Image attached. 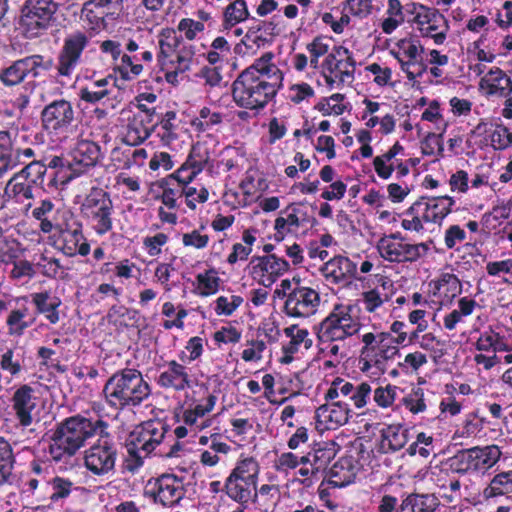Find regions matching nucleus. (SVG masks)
<instances>
[{
  "label": "nucleus",
  "mask_w": 512,
  "mask_h": 512,
  "mask_svg": "<svg viewBox=\"0 0 512 512\" xmlns=\"http://www.w3.org/2000/svg\"><path fill=\"white\" fill-rule=\"evenodd\" d=\"M501 454L497 445L476 446L455 453L448 459V465L452 472L460 475L484 474L499 461Z\"/></svg>",
  "instance_id": "obj_9"
},
{
  "label": "nucleus",
  "mask_w": 512,
  "mask_h": 512,
  "mask_svg": "<svg viewBox=\"0 0 512 512\" xmlns=\"http://www.w3.org/2000/svg\"><path fill=\"white\" fill-rule=\"evenodd\" d=\"M362 343L359 359L362 371H368L373 366L382 368L387 360L399 354V348L391 345L389 332H381L377 335L372 332L365 333L362 336Z\"/></svg>",
  "instance_id": "obj_13"
},
{
  "label": "nucleus",
  "mask_w": 512,
  "mask_h": 512,
  "mask_svg": "<svg viewBox=\"0 0 512 512\" xmlns=\"http://www.w3.org/2000/svg\"><path fill=\"white\" fill-rule=\"evenodd\" d=\"M512 493V470L496 474L482 491L484 499L495 498Z\"/></svg>",
  "instance_id": "obj_44"
},
{
  "label": "nucleus",
  "mask_w": 512,
  "mask_h": 512,
  "mask_svg": "<svg viewBox=\"0 0 512 512\" xmlns=\"http://www.w3.org/2000/svg\"><path fill=\"white\" fill-rule=\"evenodd\" d=\"M320 272L328 284L346 286L357 273V265L346 256L336 255L328 260Z\"/></svg>",
  "instance_id": "obj_27"
},
{
  "label": "nucleus",
  "mask_w": 512,
  "mask_h": 512,
  "mask_svg": "<svg viewBox=\"0 0 512 512\" xmlns=\"http://www.w3.org/2000/svg\"><path fill=\"white\" fill-rule=\"evenodd\" d=\"M386 284H388V282L383 281L382 291L376 287L362 293V303L368 313H374L385 302L390 300V295L384 292Z\"/></svg>",
  "instance_id": "obj_57"
},
{
  "label": "nucleus",
  "mask_w": 512,
  "mask_h": 512,
  "mask_svg": "<svg viewBox=\"0 0 512 512\" xmlns=\"http://www.w3.org/2000/svg\"><path fill=\"white\" fill-rule=\"evenodd\" d=\"M274 58L275 54L267 51L237 75L231 94L239 108L259 113L275 100L284 86V72Z\"/></svg>",
  "instance_id": "obj_1"
},
{
  "label": "nucleus",
  "mask_w": 512,
  "mask_h": 512,
  "mask_svg": "<svg viewBox=\"0 0 512 512\" xmlns=\"http://www.w3.org/2000/svg\"><path fill=\"white\" fill-rule=\"evenodd\" d=\"M90 43L86 32L73 31L65 36L57 55V76L70 80L76 68L82 63L83 53Z\"/></svg>",
  "instance_id": "obj_14"
},
{
  "label": "nucleus",
  "mask_w": 512,
  "mask_h": 512,
  "mask_svg": "<svg viewBox=\"0 0 512 512\" xmlns=\"http://www.w3.org/2000/svg\"><path fill=\"white\" fill-rule=\"evenodd\" d=\"M255 242L256 237L254 235V231L250 229L244 230L242 233V243L237 242L233 244L226 262L229 265H235L237 262H244L248 260Z\"/></svg>",
  "instance_id": "obj_46"
},
{
  "label": "nucleus",
  "mask_w": 512,
  "mask_h": 512,
  "mask_svg": "<svg viewBox=\"0 0 512 512\" xmlns=\"http://www.w3.org/2000/svg\"><path fill=\"white\" fill-rule=\"evenodd\" d=\"M439 502L427 494L409 493L402 500L398 512H436Z\"/></svg>",
  "instance_id": "obj_42"
},
{
  "label": "nucleus",
  "mask_w": 512,
  "mask_h": 512,
  "mask_svg": "<svg viewBox=\"0 0 512 512\" xmlns=\"http://www.w3.org/2000/svg\"><path fill=\"white\" fill-rule=\"evenodd\" d=\"M81 18L88 25L89 30L99 32L108 26L107 20L111 19V12H107L94 0H87L81 8Z\"/></svg>",
  "instance_id": "obj_38"
},
{
  "label": "nucleus",
  "mask_w": 512,
  "mask_h": 512,
  "mask_svg": "<svg viewBox=\"0 0 512 512\" xmlns=\"http://www.w3.org/2000/svg\"><path fill=\"white\" fill-rule=\"evenodd\" d=\"M100 50L103 53L110 54L114 63L115 70L124 80H133L143 71V65L135 63L139 60L137 55L123 54L121 44L114 40H105L100 44Z\"/></svg>",
  "instance_id": "obj_26"
},
{
  "label": "nucleus",
  "mask_w": 512,
  "mask_h": 512,
  "mask_svg": "<svg viewBox=\"0 0 512 512\" xmlns=\"http://www.w3.org/2000/svg\"><path fill=\"white\" fill-rule=\"evenodd\" d=\"M31 297L38 313L43 314L51 324L59 322L60 315L58 309L62 304L59 297L51 296L48 291L34 293Z\"/></svg>",
  "instance_id": "obj_39"
},
{
  "label": "nucleus",
  "mask_w": 512,
  "mask_h": 512,
  "mask_svg": "<svg viewBox=\"0 0 512 512\" xmlns=\"http://www.w3.org/2000/svg\"><path fill=\"white\" fill-rule=\"evenodd\" d=\"M419 48L423 50L419 40L409 37L398 40L395 49L391 50V54L398 60L401 70L406 73L409 80L421 76L425 70L419 67L417 72L409 71V65L418 64Z\"/></svg>",
  "instance_id": "obj_30"
},
{
  "label": "nucleus",
  "mask_w": 512,
  "mask_h": 512,
  "mask_svg": "<svg viewBox=\"0 0 512 512\" xmlns=\"http://www.w3.org/2000/svg\"><path fill=\"white\" fill-rule=\"evenodd\" d=\"M47 166L42 161L33 160L17 172V177H24L33 185L42 182Z\"/></svg>",
  "instance_id": "obj_63"
},
{
  "label": "nucleus",
  "mask_w": 512,
  "mask_h": 512,
  "mask_svg": "<svg viewBox=\"0 0 512 512\" xmlns=\"http://www.w3.org/2000/svg\"><path fill=\"white\" fill-rule=\"evenodd\" d=\"M268 42V39L262 33L247 30L240 42L234 46L233 50L234 53L238 55H254Z\"/></svg>",
  "instance_id": "obj_50"
},
{
  "label": "nucleus",
  "mask_w": 512,
  "mask_h": 512,
  "mask_svg": "<svg viewBox=\"0 0 512 512\" xmlns=\"http://www.w3.org/2000/svg\"><path fill=\"white\" fill-rule=\"evenodd\" d=\"M54 247L67 257H84L90 253L91 247L83 233V224L75 214L57 232Z\"/></svg>",
  "instance_id": "obj_16"
},
{
  "label": "nucleus",
  "mask_w": 512,
  "mask_h": 512,
  "mask_svg": "<svg viewBox=\"0 0 512 512\" xmlns=\"http://www.w3.org/2000/svg\"><path fill=\"white\" fill-rule=\"evenodd\" d=\"M353 309L350 304H335L331 312L314 325L320 353L335 359L346 357V339L358 334L362 327L360 319L352 315Z\"/></svg>",
  "instance_id": "obj_3"
},
{
  "label": "nucleus",
  "mask_w": 512,
  "mask_h": 512,
  "mask_svg": "<svg viewBox=\"0 0 512 512\" xmlns=\"http://www.w3.org/2000/svg\"><path fill=\"white\" fill-rule=\"evenodd\" d=\"M401 404L412 414L424 412L427 409L424 390L421 387H413L411 392L401 399Z\"/></svg>",
  "instance_id": "obj_62"
},
{
  "label": "nucleus",
  "mask_w": 512,
  "mask_h": 512,
  "mask_svg": "<svg viewBox=\"0 0 512 512\" xmlns=\"http://www.w3.org/2000/svg\"><path fill=\"white\" fill-rule=\"evenodd\" d=\"M207 344V340L200 336L191 337L185 345V351H181L178 354V358L182 363H191L198 360L204 353V345Z\"/></svg>",
  "instance_id": "obj_59"
},
{
  "label": "nucleus",
  "mask_w": 512,
  "mask_h": 512,
  "mask_svg": "<svg viewBox=\"0 0 512 512\" xmlns=\"http://www.w3.org/2000/svg\"><path fill=\"white\" fill-rule=\"evenodd\" d=\"M181 120L173 110L158 113L153 120V132L163 146H171L178 138Z\"/></svg>",
  "instance_id": "obj_32"
},
{
  "label": "nucleus",
  "mask_w": 512,
  "mask_h": 512,
  "mask_svg": "<svg viewBox=\"0 0 512 512\" xmlns=\"http://www.w3.org/2000/svg\"><path fill=\"white\" fill-rule=\"evenodd\" d=\"M42 129L50 135H66L77 127V114L71 101L59 98L45 105L40 113Z\"/></svg>",
  "instance_id": "obj_11"
},
{
  "label": "nucleus",
  "mask_w": 512,
  "mask_h": 512,
  "mask_svg": "<svg viewBox=\"0 0 512 512\" xmlns=\"http://www.w3.org/2000/svg\"><path fill=\"white\" fill-rule=\"evenodd\" d=\"M16 157L12 135L8 130H0V177L15 168Z\"/></svg>",
  "instance_id": "obj_45"
},
{
  "label": "nucleus",
  "mask_w": 512,
  "mask_h": 512,
  "mask_svg": "<svg viewBox=\"0 0 512 512\" xmlns=\"http://www.w3.org/2000/svg\"><path fill=\"white\" fill-rule=\"evenodd\" d=\"M479 89L486 96L507 97L512 93L511 78L499 67H492L481 78Z\"/></svg>",
  "instance_id": "obj_33"
},
{
  "label": "nucleus",
  "mask_w": 512,
  "mask_h": 512,
  "mask_svg": "<svg viewBox=\"0 0 512 512\" xmlns=\"http://www.w3.org/2000/svg\"><path fill=\"white\" fill-rule=\"evenodd\" d=\"M353 416L350 405L345 400H329L315 411V419L321 430H336L348 423Z\"/></svg>",
  "instance_id": "obj_24"
},
{
  "label": "nucleus",
  "mask_w": 512,
  "mask_h": 512,
  "mask_svg": "<svg viewBox=\"0 0 512 512\" xmlns=\"http://www.w3.org/2000/svg\"><path fill=\"white\" fill-rule=\"evenodd\" d=\"M184 164L191 169V177H197L206 167L212 168L209 148L200 142L193 144Z\"/></svg>",
  "instance_id": "obj_41"
},
{
  "label": "nucleus",
  "mask_w": 512,
  "mask_h": 512,
  "mask_svg": "<svg viewBox=\"0 0 512 512\" xmlns=\"http://www.w3.org/2000/svg\"><path fill=\"white\" fill-rule=\"evenodd\" d=\"M179 45L180 39L177 37L174 31L163 30L161 32L159 38V52L157 54V59L159 65L161 66V70H164L165 66L168 65L169 57L174 51H176Z\"/></svg>",
  "instance_id": "obj_52"
},
{
  "label": "nucleus",
  "mask_w": 512,
  "mask_h": 512,
  "mask_svg": "<svg viewBox=\"0 0 512 512\" xmlns=\"http://www.w3.org/2000/svg\"><path fill=\"white\" fill-rule=\"evenodd\" d=\"M12 408L23 427H28L33 423L32 412L36 408V397L34 389L27 385H21L16 389L12 396Z\"/></svg>",
  "instance_id": "obj_31"
},
{
  "label": "nucleus",
  "mask_w": 512,
  "mask_h": 512,
  "mask_svg": "<svg viewBox=\"0 0 512 512\" xmlns=\"http://www.w3.org/2000/svg\"><path fill=\"white\" fill-rule=\"evenodd\" d=\"M308 457L297 456L293 452H283L274 461V468L280 473H288V471L297 468L300 464L307 465Z\"/></svg>",
  "instance_id": "obj_61"
},
{
  "label": "nucleus",
  "mask_w": 512,
  "mask_h": 512,
  "mask_svg": "<svg viewBox=\"0 0 512 512\" xmlns=\"http://www.w3.org/2000/svg\"><path fill=\"white\" fill-rule=\"evenodd\" d=\"M455 200L448 196L427 197L421 196L412 204V210L421 215L425 223L441 224L450 214Z\"/></svg>",
  "instance_id": "obj_25"
},
{
  "label": "nucleus",
  "mask_w": 512,
  "mask_h": 512,
  "mask_svg": "<svg viewBox=\"0 0 512 512\" xmlns=\"http://www.w3.org/2000/svg\"><path fill=\"white\" fill-rule=\"evenodd\" d=\"M372 385L370 382H350L343 378H335L324 395L326 401L336 400L340 396L347 398L357 409H363L371 399Z\"/></svg>",
  "instance_id": "obj_21"
},
{
  "label": "nucleus",
  "mask_w": 512,
  "mask_h": 512,
  "mask_svg": "<svg viewBox=\"0 0 512 512\" xmlns=\"http://www.w3.org/2000/svg\"><path fill=\"white\" fill-rule=\"evenodd\" d=\"M408 11V24L420 37L432 39L435 45H442L450 30L448 19L435 7L418 2Z\"/></svg>",
  "instance_id": "obj_8"
},
{
  "label": "nucleus",
  "mask_w": 512,
  "mask_h": 512,
  "mask_svg": "<svg viewBox=\"0 0 512 512\" xmlns=\"http://www.w3.org/2000/svg\"><path fill=\"white\" fill-rule=\"evenodd\" d=\"M231 55V45L224 36L216 37L210 44L205 58L210 65L221 64Z\"/></svg>",
  "instance_id": "obj_56"
},
{
  "label": "nucleus",
  "mask_w": 512,
  "mask_h": 512,
  "mask_svg": "<svg viewBox=\"0 0 512 512\" xmlns=\"http://www.w3.org/2000/svg\"><path fill=\"white\" fill-rule=\"evenodd\" d=\"M413 5L415 2L412 1L402 5L400 0H388L387 17L382 20L380 25L382 32L389 35L403 23L408 24V20H410L408 10L412 13Z\"/></svg>",
  "instance_id": "obj_36"
},
{
  "label": "nucleus",
  "mask_w": 512,
  "mask_h": 512,
  "mask_svg": "<svg viewBox=\"0 0 512 512\" xmlns=\"http://www.w3.org/2000/svg\"><path fill=\"white\" fill-rule=\"evenodd\" d=\"M151 115L134 113L128 120L124 142L130 146H138L153 133V121Z\"/></svg>",
  "instance_id": "obj_35"
},
{
  "label": "nucleus",
  "mask_w": 512,
  "mask_h": 512,
  "mask_svg": "<svg viewBox=\"0 0 512 512\" xmlns=\"http://www.w3.org/2000/svg\"><path fill=\"white\" fill-rule=\"evenodd\" d=\"M303 457L309 458L307 465L312 466L314 471H316L319 476H325L327 472V466L333 457V453L330 449L319 448L308 452L307 454L303 455Z\"/></svg>",
  "instance_id": "obj_58"
},
{
  "label": "nucleus",
  "mask_w": 512,
  "mask_h": 512,
  "mask_svg": "<svg viewBox=\"0 0 512 512\" xmlns=\"http://www.w3.org/2000/svg\"><path fill=\"white\" fill-rule=\"evenodd\" d=\"M223 118V113L204 106L199 110L198 116L191 120V126L196 132L204 133L221 125Z\"/></svg>",
  "instance_id": "obj_47"
},
{
  "label": "nucleus",
  "mask_w": 512,
  "mask_h": 512,
  "mask_svg": "<svg viewBox=\"0 0 512 512\" xmlns=\"http://www.w3.org/2000/svg\"><path fill=\"white\" fill-rule=\"evenodd\" d=\"M28 314V308L23 307L20 309H14L10 311L6 324L8 326V333L10 335L21 336L24 331L30 326V323L26 322L24 318Z\"/></svg>",
  "instance_id": "obj_60"
},
{
  "label": "nucleus",
  "mask_w": 512,
  "mask_h": 512,
  "mask_svg": "<svg viewBox=\"0 0 512 512\" xmlns=\"http://www.w3.org/2000/svg\"><path fill=\"white\" fill-rule=\"evenodd\" d=\"M225 494L240 506L247 507L257 499V483L229 475L225 480Z\"/></svg>",
  "instance_id": "obj_34"
},
{
  "label": "nucleus",
  "mask_w": 512,
  "mask_h": 512,
  "mask_svg": "<svg viewBox=\"0 0 512 512\" xmlns=\"http://www.w3.org/2000/svg\"><path fill=\"white\" fill-rule=\"evenodd\" d=\"M409 430L402 425H388L381 431L380 448L383 453L401 450L408 442Z\"/></svg>",
  "instance_id": "obj_40"
},
{
  "label": "nucleus",
  "mask_w": 512,
  "mask_h": 512,
  "mask_svg": "<svg viewBox=\"0 0 512 512\" xmlns=\"http://www.w3.org/2000/svg\"><path fill=\"white\" fill-rule=\"evenodd\" d=\"M250 18V12L245 0H234L223 11V30H230L237 24Z\"/></svg>",
  "instance_id": "obj_43"
},
{
  "label": "nucleus",
  "mask_w": 512,
  "mask_h": 512,
  "mask_svg": "<svg viewBox=\"0 0 512 512\" xmlns=\"http://www.w3.org/2000/svg\"><path fill=\"white\" fill-rule=\"evenodd\" d=\"M15 457L9 441L0 437V486L9 481L14 468Z\"/></svg>",
  "instance_id": "obj_54"
},
{
  "label": "nucleus",
  "mask_w": 512,
  "mask_h": 512,
  "mask_svg": "<svg viewBox=\"0 0 512 512\" xmlns=\"http://www.w3.org/2000/svg\"><path fill=\"white\" fill-rule=\"evenodd\" d=\"M109 428L102 418H90L83 414L69 416L49 431L47 453L56 463L66 462L84 448L87 442Z\"/></svg>",
  "instance_id": "obj_2"
},
{
  "label": "nucleus",
  "mask_w": 512,
  "mask_h": 512,
  "mask_svg": "<svg viewBox=\"0 0 512 512\" xmlns=\"http://www.w3.org/2000/svg\"><path fill=\"white\" fill-rule=\"evenodd\" d=\"M320 294L317 290L295 280V286L288 292L283 311L292 318H308L314 315L320 306Z\"/></svg>",
  "instance_id": "obj_17"
},
{
  "label": "nucleus",
  "mask_w": 512,
  "mask_h": 512,
  "mask_svg": "<svg viewBox=\"0 0 512 512\" xmlns=\"http://www.w3.org/2000/svg\"><path fill=\"white\" fill-rule=\"evenodd\" d=\"M220 283L221 279L215 268H210L196 275V290L198 295L202 297L216 294Z\"/></svg>",
  "instance_id": "obj_53"
},
{
  "label": "nucleus",
  "mask_w": 512,
  "mask_h": 512,
  "mask_svg": "<svg viewBox=\"0 0 512 512\" xmlns=\"http://www.w3.org/2000/svg\"><path fill=\"white\" fill-rule=\"evenodd\" d=\"M117 458L118 445L107 429L84 451L83 465L93 476H110L115 473Z\"/></svg>",
  "instance_id": "obj_7"
},
{
  "label": "nucleus",
  "mask_w": 512,
  "mask_h": 512,
  "mask_svg": "<svg viewBox=\"0 0 512 512\" xmlns=\"http://www.w3.org/2000/svg\"><path fill=\"white\" fill-rule=\"evenodd\" d=\"M74 213L66 207H56L50 199H44L32 210V217L39 222L38 228L44 234L58 232Z\"/></svg>",
  "instance_id": "obj_23"
},
{
  "label": "nucleus",
  "mask_w": 512,
  "mask_h": 512,
  "mask_svg": "<svg viewBox=\"0 0 512 512\" xmlns=\"http://www.w3.org/2000/svg\"><path fill=\"white\" fill-rule=\"evenodd\" d=\"M187 493L184 477L174 473H162L150 478L145 486L144 495L155 505L173 508L180 505Z\"/></svg>",
  "instance_id": "obj_10"
},
{
  "label": "nucleus",
  "mask_w": 512,
  "mask_h": 512,
  "mask_svg": "<svg viewBox=\"0 0 512 512\" xmlns=\"http://www.w3.org/2000/svg\"><path fill=\"white\" fill-rule=\"evenodd\" d=\"M54 66V60L50 56L33 54L13 61L9 66L0 70V81L5 87H13L21 84L31 76L38 78L42 72L50 71Z\"/></svg>",
  "instance_id": "obj_12"
},
{
  "label": "nucleus",
  "mask_w": 512,
  "mask_h": 512,
  "mask_svg": "<svg viewBox=\"0 0 512 512\" xmlns=\"http://www.w3.org/2000/svg\"><path fill=\"white\" fill-rule=\"evenodd\" d=\"M251 277L264 287H270L277 279L286 273L289 268V262L283 257L275 254L265 256H253L248 265Z\"/></svg>",
  "instance_id": "obj_22"
},
{
  "label": "nucleus",
  "mask_w": 512,
  "mask_h": 512,
  "mask_svg": "<svg viewBox=\"0 0 512 512\" xmlns=\"http://www.w3.org/2000/svg\"><path fill=\"white\" fill-rule=\"evenodd\" d=\"M102 393L106 404L117 411L139 407L149 399L152 389L136 368H123L114 372L105 382Z\"/></svg>",
  "instance_id": "obj_4"
},
{
  "label": "nucleus",
  "mask_w": 512,
  "mask_h": 512,
  "mask_svg": "<svg viewBox=\"0 0 512 512\" xmlns=\"http://www.w3.org/2000/svg\"><path fill=\"white\" fill-rule=\"evenodd\" d=\"M370 384L372 385L373 401L376 406L382 409L392 407L400 388L390 383L381 385L376 381H371Z\"/></svg>",
  "instance_id": "obj_51"
},
{
  "label": "nucleus",
  "mask_w": 512,
  "mask_h": 512,
  "mask_svg": "<svg viewBox=\"0 0 512 512\" xmlns=\"http://www.w3.org/2000/svg\"><path fill=\"white\" fill-rule=\"evenodd\" d=\"M283 333L290 339L288 343L283 344L288 347V352H298L301 345L308 350L313 345V340L309 337V331L306 328H300L297 324L285 327Z\"/></svg>",
  "instance_id": "obj_49"
},
{
  "label": "nucleus",
  "mask_w": 512,
  "mask_h": 512,
  "mask_svg": "<svg viewBox=\"0 0 512 512\" xmlns=\"http://www.w3.org/2000/svg\"><path fill=\"white\" fill-rule=\"evenodd\" d=\"M72 160L68 163L70 173L61 180L66 185L74 177L81 176L94 168L103 158L100 145L91 140H80L72 150Z\"/></svg>",
  "instance_id": "obj_20"
},
{
  "label": "nucleus",
  "mask_w": 512,
  "mask_h": 512,
  "mask_svg": "<svg viewBox=\"0 0 512 512\" xmlns=\"http://www.w3.org/2000/svg\"><path fill=\"white\" fill-rule=\"evenodd\" d=\"M107 320L118 332L131 328L139 329L140 312L137 309L116 304L109 308Z\"/></svg>",
  "instance_id": "obj_37"
},
{
  "label": "nucleus",
  "mask_w": 512,
  "mask_h": 512,
  "mask_svg": "<svg viewBox=\"0 0 512 512\" xmlns=\"http://www.w3.org/2000/svg\"><path fill=\"white\" fill-rule=\"evenodd\" d=\"M169 426L159 419H150L144 421L130 435V444L134 445L137 449H141L145 456L154 453L163 447L166 439Z\"/></svg>",
  "instance_id": "obj_18"
},
{
  "label": "nucleus",
  "mask_w": 512,
  "mask_h": 512,
  "mask_svg": "<svg viewBox=\"0 0 512 512\" xmlns=\"http://www.w3.org/2000/svg\"><path fill=\"white\" fill-rule=\"evenodd\" d=\"M259 473V462L252 456L241 455L229 475L258 484Z\"/></svg>",
  "instance_id": "obj_48"
},
{
  "label": "nucleus",
  "mask_w": 512,
  "mask_h": 512,
  "mask_svg": "<svg viewBox=\"0 0 512 512\" xmlns=\"http://www.w3.org/2000/svg\"><path fill=\"white\" fill-rule=\"evenodd\" d=\"M491 146L494 150H505L512 146V131L504 124H496L490 135Z\"/></svg>",
  "instance_id": "obj_64"
},
{
  "label": "nucleus",
  "mask_w": 512,
  "mask_h": 512,
  "mask_svg": "<svg viewBox=\"0 0 512 512\" xmlns=\"http://www.w3.org/2000/svg\"><path fill=\"white\" fill-rule=\"evenodd\" d=\"M352 452L351 450L349 454L340 457L326 472L324 479H327L333 487L342 488L353 483L363 467V464L359 463Z\"/></svg>",
  "instance_id": "obj_28"
},
{
  "label": "nucleus",
  "mask_w": 512,
  "mask_h": 512,
  "mask_svg": "<svg viewBox=\"0 0 512 512\" xmlns=\"http://www.w3.org/2000/svg\"><path fill=\"white\" fill-rule=\"evenodd\" d=\"M429 242L410 244L402 241H392L390 239H379L377 250L380 256L392 263L416 262L426 256L430 251Z\"/></svg>",
  "instance_id": "obj_19"
},
{
  "label": "nucleus",
  "mask_w": 512,
  "mask_h": 512,
  "mask_svg": "<svg viewBox=\"0 0 512 512\" xmlns=\"http://www.w3.org/2000/svg\"><path fill=\"white\" fill-rule=\"evenodd\" d=\"M5 192L17 202L33 198V184L24 177H17V173L8 181Z\"/></svg>",
  "instance_id": "obj_55"
},
{
  "label": "nucleus",
  "mask_w": 512,
  "mask_h": 512,
  "mask_svg": "<svg viewBox=\"0 0 512 512\" xmlns=\"http://www.w3.org/2000/svg\"><path fill=\"white\" fill-rule=\"evenodd\" d=\"M355 68L352 52L342 45L334 46L322 62L323 76L329 88H333L336 82L344 84L347 79L352 81Z\"/></svg>",
  "instance_id": "obj_15"
},
{
  "label": "nucleus",
  "mask_w": 512,
  "mask_h": 512,
  "mask_svg": "<svg viewBox=\"0 0 512 512\" xmlns=\"http://www.w3.org/2000/svg\"><path fill=\"white\" fill-rule=\"evenodd\" d=\"M157 384L163 389L182 392L192 387L193 380L184 363L170 360L157 377Z\"/></svg>",
  "instance_id": "obj_29"
},
{
  "label": "nucleus",
  "mask_w": 512,
  "mask_h": 512,
  "mask_svg": "<svg viewBox=\"0 0 512 512\" xmlns=\"http://www.w3.org/2000/svg\"><path fill=\"white\" fill-rule=\"evenodd\" d=\"M80 215L90 229L99 237L113 230L114 205L109 192L101 187H92L80 205Z\"/></svg>",
  "instance_id": "obj_6"
},
{
  "label": "nucleus",
  "mask_w": 512,
  "mask_h": 512,
  "mask_svg": "<svg viewBox=\"0 0 512 512\" xmlns=\"http://www.w3.org/2000/svg\"><path fill=\"white\" fill-rule=\"evenodd\" d=\"M58 9L55 0H25L20 9L18 29L26 39L42 37L55 25Z\"/></svg>",
  "instance_id": "obj_5"
}]
</instances>
